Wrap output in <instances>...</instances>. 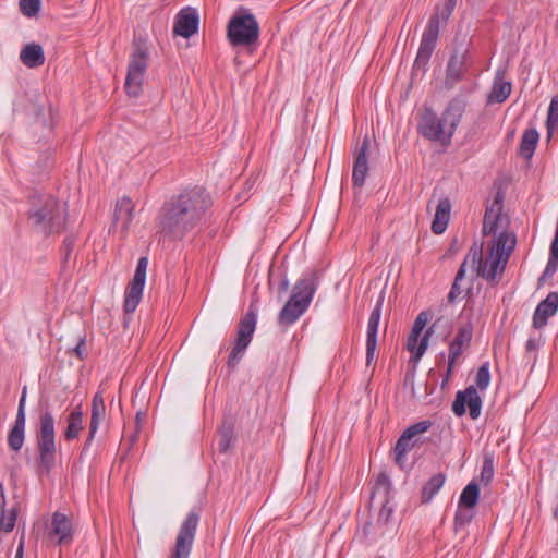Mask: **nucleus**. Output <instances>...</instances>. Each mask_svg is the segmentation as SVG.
I'll list each match as a JSON object with an SVG mask.
<instances>
[{"label": "nucleus", "instance_id": "obj_1", "mask_svg": "<svg viewBox=\"0 0 558 558\" xmlns=\"http://www.w3.org/2000/svg\"><path fill=\"white\" fill-rule=\"evenodd\" d=\"M209 206L210 197L203 187L183 191L161 207L158 232L172 240L182 239L197 227Z\"/></svg>", "mask_w": 558, "mask_h": 558}, {"label": "nucleus", "instance_id": "obj_2", "mask_svg": "<svg viewBox=\"0 0 558 558\" xmlns=\"http://www.w3.org/2000/svg\"><path fill=\"white\" fill-rule=\"evenodd\" d=\"M514 234L501 231L488 246V256L483 259V243L474 242L464 262L470 264L478 277L493 281L501 274L515 247Z\"/></svg>", "mask_w": 558, "mask_h": 558}, {"label": "nucleus", "instance_id": "obj_3", "mask_svg": "<svg viewBox=\"0 0 558 558\" xmlns=\"http://www.w3.org/2000/svg\"><path fill=\"white\" fill-rule=\"evenodd\" d=\"M465 108V100L456 97L450 100L441 117L432 109H425L418 123L420 133L425 138L449 145Z\"/></svg>", "mask_w": 558, "mask_h": 558}, {"label": "nucleus", "instance_id": "obj_4", "mask_svg": "<svg viewBox=\"0 0 558 558\" xmlns=\"http://www.w3.org/2000/svg\"><path fill=\"white\" fill-rule=\"evenodd\" d=\"M32 228L43 235L59 233L64 229L66 208L51 195L33 197L28 211Z\"/></svg>", "mask_w": 558, "mask_h": 558}, {"label": "nucleus", "instance_id": "obj_5", "mask_svg": "<svg viewBox=\"0 0 558 558\" xmlns=\"http://www.w3.org/2000/svg\"><path fill=\"white\" fill-rule=\"evenodd\" d=\"M317 288L314 274L299 279L293 287L290 299L286 302L278 315L281 325L294 324L308 308Z\"/></svg>", "mask_w": 558, "mask_h": 558}, {"label": "nucleus", "instance_id": "obj_6", "mask_svg": "<svg viewBox=\"0 0 558 558\" xmlns=\"http://www.w3.org/2000/svg\"><path fill=\"white\" fill-rule=\"evenodd\" d=\"M259 33V24L255 15L243 7L234 12L227 25V39L232 47H255Z\"/></svg>", "mask_w": 558, "mask_h": 558}, {"label": "nucleus", "instance_id": "obj_7", "mask_svg": "<svg viewBox=\"0 0 558 558\" xmlns=\"http://www.w3.org/2000/svg\"><path fill=\"white\" fill-rule=\"evenodd\" d=\"M457 4L446 1L441 8H437L428 21L423 33L414 68L424 69L428 63L430 56L435 49L439 29L441 25H446Z\"/></svg>", "mask_w": 558, "mask_h": 558}, {"label": "nucleus", "instance_id": "obj_8", "mask_svg": "<svg viewBox=\"0 0 558 558\" xmlns=\"http://www.w3.org/2000/svg\"><path fill=\"white\" fill-rule=\"evenodd\" d=\"M148 47L143 38H135L128 65L125 90L129 96L137 97L143 89L144 76L148 65Z\"/></svg>", "mask_w": 558, "mask_h": 558}, {"label": "nucleus", "instance_id": "obj_9", "mask_svg": "<svg viewBox=\"0 0 558 558\" xmlns=\"http://www.w3.org/2000/svg\"><path fill=\"white\" fill-rule=\"evenodd\" d=\"M37 448L40 465L50 470L56 456L54 418L49 411L41 413L37 433Z\"/></svg>", "mask_w": 558, "mask_h": 558}, {"label": "nucleus", "instance_id": "obj_10", "mask_svg": "<svg viewBox=\"0 0 558 558\" xmlns=\"http://www.w3.org/2000/svg\"><path fill=\"white\" fill-rule=\"evenodd\" d=\"M257 314L251 305L247 313L241 318L238 327V337L229 355L228 365L234 367L250 345L256 328Z\"/></svg>", "mask_w": 558, "mask_h": 558}, {"label": "nucleus", "instance_id": "obj_11", "mask_svg": "<svg viewBox=\"0 0 558 558\" xmlns=\"http://www.w3.org/2000/svg\"><path fill=\"white\" fill-rule=\"evenodd\" d=\"M198 523L199 513L194 510L190 511L179 529L174 548L169 558L190 557Z\"/></svg>", "mask_w": 558, "mask_h": 558}, {"label": "nucleus", "instance_id": "obj_12", "mask_svg": "<svg viewBox=\"0 0 558 558\" xmlns=\"http://www.w3.org/2000/svg\"><path fill=\"white\" fill-rule=\"evenodd\" d=\"M148 258L143 256L138 259L133 279L129 283L124 294V311L133 313L141 302L146 281Z\"/></svg>", "mask_w": 558, "mask_h": 558}, {"label": "nucleus", "instance_id": "obj_13", "mask_svg": "<svg viewBox=\"0 0 558 558\" xmlns=\"http://www.w3.org/2000/svg\"><path fill=\"white\" fill-rule=\"evenodd\" d=\"M432 426L430 421H421L410 425L396 442L393 452L395 461L399 466H403L407 453L415 446V437L426 433Z\"/></svg>", "mask_w": 558, "mask_h": 558}, {"label": "nucleus", "instance_id": "obj_14", "mask_svg": "<svg viewBox=\"0 0 558 558\" xmlns=\"http://www.w3.org/2000/svg\"><path fill=\"white\" fill-rule=\"evenodd\" d=\"M472 338H473L472 323L468 322V323L461 325L459 327L454 338L449 343L448 368H447L445 381H447L449 379L457 360L460 357V355L463 353V351L470 347Z\"/></svg>", "mask_w": 558, "mask_h": 558}, {"label": "nucleus", "instance_id": "obj_15", "mask_svg": "<svg viewBox=\"0 0 558 558\" xmlns=\"http://www.w3.org/2000/svg\"><path fill=\"white\" fill-rule=\"evenodd\" d=\"M465 405L469 408V414L473 420L481 415L482 398L474 386L468 387L464 391H458L452 404V411L461 416L465 413Z\"/></svg>", "mask_w": 558, "mask_h": 558}, {"label": "nucleus", "instance_id": "obj_16", "mask_svg": "<svg viewBox=\"0 0 558 558\" xmlns=\"http://www.w3.org/2000/svg\"><path fill=\"white\" fill-rule=\"evenodd\" d=\"M199 17L195 9L186 8L179 12L173 32L175 35L189 38L198 31Z\"/></svg>", "mask_w": 558, "mask_h": 558}, {"label": "nucleus", "instance_id": "obj_17", "mask_svg": "<svg viewBox=\"0 0 558 558\" xmlns=\"http://www.w3.org/2000/svg\"><path fill=\"white\" fill-rule=\"evenodd\" d=\"M381 316V301H378L376 306L371 313L367 323L366 332V364L371 365L375 359V351L377 347V332L379 320Z\"/></svg>", "mask_w": 558, "mask_h": 558}, {"label": "nucleus", "instance_id": "obj_18", "mask_svg": "<svg viewBox=\"0 0 558 558\" xmlns=\"http://www.w3.org/2000/svg\"><path fill=\"white\" fill-rule=\"evenodd\" d=\"M558 311V293L550 292L537 306L533 315V326L542 329L547 325L548 318Z\"/></svg>", "mask_w": 558, "mask_h": 558}, {"label": "nucleus", "instance_id": "obj_19", "mask_svg": "<svg viewBox=\"0 0 558 558\" xmlns=\"http://www.w3.org/2000/svg\"><path fill=\"white\" fill-rule=\"evenodd\" d=\"M367 148L368 138L366 137L362 145L354 151V165L352 172V181L354 186L362 187L364 185L368 172V162L366 157Z\"/></svg>", "mask_w": 558, "mask_h": 558}, {"label": "nucleus", "instance_id": "obj_20", "mask_svg": "<svg viewBox=\"0 0 558 558\" xmlns=\"http://www.w3.org/2000/svg\"><path fill=\"white\" fill-rule=\"evenodd\" d=\"M466 57L468 51L462 53L456 52L451 56L448 65L445 84L448 88H452L458 82L463 78L466 71Z\"/></svg>", "mask_w": 558, "mask_h": 558}, {"label": "nucleus", "instance_id": "obj_21", "mask_svg": "<svg viewBox=\"0 0 558 558\" xmlns=\"http://www.w3.org/2000/svg\"><path fill=\"white\" fill-rule=\"evenodd\" d=\"M105 414H106V405H105V400H104L102 393L96 392L95 396L93 397V401H92L89 433H88V438L86 440V444L84 446V450H86L90 446V444L98 430V427L105 417Z\"/></svg>", "mask_w": 558, "mask_h": 558}, {"label": "nucleus", "instance_id": "obj_22", "mask_svg": "<svg viewBox=\"0 0 558 558\" xmlns=\"http://www.w3.org/2000/svg\"><path fill=\"white\" fill-rule=\"evenodd\" d=\"M134 219V204L131 198L123 197L117 202L114 209V221L116 227L120 226L121 232L125 234Z\"/></svg>", "mask_w": 558, "mask_h": 558}, {"label": "nucleus", "instance_id": "obj_23", "mask_svg": "<svg viewBox=\"0 0 558 558\" xmlns=\"http://www.w3.org/2000/svg\"><path fill=\"white\" fill-rule=\"evenodd\" d=\"M50 536L57 537V543L59 545L71 542L72 524L65 514L56 512L52 515Z\"/></svg>", "mask_w": 558, "mask_h": 558}, {"label": "nucleus", "instance_id": "obj_24", "mask_svg": "<svg viewBox=\"0 0 558 558\" xmlns=\"http://www.w3.org/2000/svg\"><path fill=\"white\" fill-rule=\"evenodd\" d=\"M451 203L448 198H441L437 206L432 222V230L435 234H441L446 231L450 219Z\"/></svg>", "mask_w": 558, "mask_h": 558}, {"label": "nucleus", "instance_id": "obj_25", "mask_svg": "<svg viewBox=\"0 0 558 558\" xmlns=\"http://www.w3.org/2000/svg\"><path fill=\"white\" fill-rule=\"evenodd\" d=\"M20 59L24 65L35 69L45 63V53L40 45L27 44L20 52Z\"/></svg>", "mask_w": 558, "mask_h": 558}, {"label": "nucleus", "instance_id": "obj_26", "mask_svg": "<svg viewBox=\"0 0 558 558\" xmlns=\"http://www.w3.org/2000/svg\"><path fill=\"white\" fill-rule=\"evenodd\" d=\"M436 326V323L429 327L426 332L420 338L418 336H414L412 333L409 335L407 341V349L413 354V359L417 362L421 360L425 351L428 347V340L430 335L433 333V328Z\"/></svg>", "mask_w": 558, "mask_h": 558}, {"label": "nucleus", "instance_id": "obj_27", "mask_svg": "<svg viewBox=\"0 0 558 558\" xmlns=\"http://www.w3.org/2000/svg\"><path fill=\"white\" fill-rule=\"evenodd\" d=\"M500 210L501 205L499 203H494L490 207H488L484 215L483 220V234L484 235H497L499 231V222H500Z\"/></svg>", "mask_w": 558, "mask_h": 558}, {"label": "nucleus", "instance_id": "obj_28", "mask_svg": "<svg viewBox=\"0 0 558 558\" xmlns=\"http://www.w3.org/2000/svg\"><path fill=\"white\" fill-rule=\"evenodd\" d=\"M539 135L535 129L524 131L520 143V155L523 158L530 159L536 148Z\"/></svg>", "mask_w": 558, "mask_h": 558}, {"label": "nucleus", "instance_id": "obj_29", "mask_svg": "<svg viewBox=\"0 0 558 558\" xmlns=\"http://www.w3.org/2000/svg\"><path fill=\"white\" fill-rule=\"evenodd\" d=\"M83 429V413L80 409L73 410L68 416V426L64 430V437L68 440L75 439Z\"/></svg>", "mask_w": 558, "mask_h": 558}, {"label": "nucleus", "instance_id": "obj_30", "mask_svg": "<svg viewBox=\"0 0 558 558\" xmlns=\"http://www.w3.org/2000/svg\"><path fill=\"white\" fill-rule=\"evenodd\" d=\"M446 476L442 473L433 475L422 489V501L429 502L444 486Z\"/></svg>", "mask_w": 558, "mask_h": 558}, {"label": "nucleus", "instance_id": "obj_31", "mask_svg": "<svg viewBox=\"0 0 558 558\" xmlns=\"http://www.w3.org/2000/svg\"><path fill=\"white\" fill-rule=\"evenodd\" d=\"M25 422L16 421L8 436V445L11 450L19 451L24 444Z\"/></svg>", "mask_w": 558, "mask_h": 558}, {"label": "nucleus", "instance_id": "obj_32", "mask_svg": "<svg viewBox=\"0 0 558 558\" xmlns=\"http://www.w3.org/2000/svg\"><path fill=\"white\" fill-rule=\"evenodd\" d=\"M478 485L475 482H471L463 488L458 504L466 508H474L478 501Z\"/></svg>", "mask_w": 558, "mask_h": 558}, {"label": "nucleus", "instance_id": "obj_33", "mask_svg": "<svg viewBox=\"0 0 558 558\" xmlns=\"http://www.w3.org/2000/svg\"><path fill=\"white\" fill-rule=\"evenodd\" d=\"M234 438L233 425L225 422L219 432L218 448L220 452H227Z\"/></svg>", "mask_w": 558, "mask_h": 558}, {"label": "nucleus", "instance_id": "obj_34", "mask_svg": "<svg viewBox=\"0 0 558 558\" xmlns=\"http://www.w3.org/2000/svg\"><path fill=\"white\" fill-rule=\"evenodd\" d=\"M511 93V84L505 81H495L490 94L492 100L496 102H504Z\"/></svg>", "mask_w": 558, "mask_h": 558}, {"label": "nucleus", "instance_id": "obj_35", "mask_svg": "<svg viewBox=\"0 0 558 558\" xmlns=\"http://www.w3.org/2000/svg\"><path fill=\"white\" fill-rule=\"evenodd\" d=\"M474 517L473 508H466L458 504V509L454 515V531L458 532L464 525L469 524Z\"/></svg>", "mask_w": 558, "mask_h": 558}, {"label": "nucleus", "instance_id": "obj_36", "mask_svg": "<svg viewBox=\"0 0 558 558\" xmlns=\"http://www.w3.org/2000/svg\"><path fill=\"white\" fill-rule=\"evenodd\" d=\"M558 269V246L550 245V254L546 267L541 277L542 280L551 278Z\"/></svg>", "mask_w": 558, "mask_h": 558}, {"label": "nucleus", "instance_id": "obj_37", "mask_svg": "<svg viewBox=\"0 0 558 558\" xmlns=\"http://www.w3.org/2000/svg\"><path fill=\"white\" fill-rule=\"evenodd\" d=\"M558 126V95L551 98L547 116V132L550 136Z\"/></svg>", "mask_w": 558, "mask_h": 558}, {"label": "nucleus", "instance_id": "obj_38", "mask_svg": "<svg viewBox=\"0 0 558 558\" xmlns=\"http://www.w3.org/2000/svg\"><path fill=\"white\" fill-rule=\"evenodd\" d=\"M466 262H463L456 275L454 281L448 294L449 302H453L462 292L460 288V281L465 277Z\"/></svg>", "mask_w": 558, "mask_h": 558}, {"label": "nucleus", "instance_id": "obj_39", "mask_svg": "<svg viewBox=\"0 0 558 558\" xmlns=\"http://www.w3.org/2000/svg\"><path fill=\"white\" fill-rule=\"evenodd\" d=\"M16 510L11 509L7 514L4 508L0 510V530L11 532L15 526Z\"/></svg>", "mask_w": 558, "mask_h": 558}, {"label": "nucleus", "instance_id": "obj_40", "mask_svg": "<svg viewBox=\"0 0 558 558\" xmlns=\"http://www.w3.org/2000/svg\"><path fill=\"white\" fill-rule=\"evenodd\" d=\"M489 381H490L489 366L486 363V364H483L482 366H480V368L477 369V373L475 376V385H476L475 388L484 390L488 387Z\"/></svg>", "mask_w": 558, "mask_h": 558}, {"label": "nucleus", "instance_id": "obj_41", "mask_svg": "<svg viewBox=\"0 0 558 558\" xmlns=\"http://www.w3.org/2000/svg\"><path fill=\"white\" fill-rule=\"evenodd\" d=\"M40 0H20L21 12L28 17L35 16L40 10Z\"/></svg>", "mask_w": 558, "mask_h": 558}, {"label": "nucleus", "instance_id": "obj_42", "mask_svg": "<svg viewBox=\"0 0 558 558\" xmlns=\"http://www.w3.org/2000/svg\"><path fill=\"white\" fill-rule=\"evenodd\" d=\"M494 477V458L490 454L485 456L481 471V480L486 484Z\"/></svg>", "mask_w": 558, "mask_h": 558}, {"label": "nucleus", "instance_id": "obj_43", "mask_svg": "<svg viewBox=\"0 0 558 558\" xmlns=\"http://www.w3.org/2000/svg\"><path fill=\"white\" fill-rule=\"evenodd\" d=\"M428 319V314L426 312H421L415 318L410 333L421 337V333L427 325Z\"/></svg>", "mask_w": 558, "mask_h": 558}, {"label": "nucleus", "instance_id": "obj_44", "mask_svg": "<svg viewBox=\"0 0 558 558\" xmlns=\"http://www.w3.org/2000/svg\"><path fill=\"white\" fill-rule=\"evenodd\" d=\"M25 399H26V387H24L20 402H19V409L16 414V421H23L26 422L25 416Z\"/></svg>", "mask_w": 558, "mask_h": 558}, {"label": "nucleus", "instance_id": "obj_45", "mask_svg": "<svg viewBox=\"0 0 558 558\" xmlns=\"http://www.w3.org/2000/svg\"><path fill=\"white\" fill-rule=\"evenodd\" d=\"M391 512H392L391 508H388L386 505L383 506V508L379 512L378 520L386 523L389 520Z\"/></svg>", "mask_w": 558, "mask_h": 558}, {"label": "nucleus", "instance_id": "obj_46", "mask_svg": "<svg viewBox=\"0 0 558 558\" xmlns=\"http://www.w3.org/2000/svg\"><path fill=\"white\" fill-rule=\"evenodd\" d=\"M84 345H85V340L81 339L80 342L77 343V345L74 349L76 355L78 357H81V359H83V348H84Z\"/></svg>", "mask_w": 558, "mask_h": 558}, {"label": "nucleus", "instance_id": "obj_47", "mask_svg": "<svg viewBox=\"0 0 558 558\" xmlns=\"http://www.w3.org/2000/svg\"><path fill=\"white\" fill-rule=\"evenodd\" d=\"M4 506H5L4 487H3V484L0 483V510L3 509Z\"/></svg>", "mask_w": 558, "mask_h": 558}, {"label": "nucleus", "instance_id": "obj_48", "mask_svg": "<svg viewBox=\"0 0 558 558\" xmlns=\"http://www.w3.org/2000/svg\"><path fill=\"white\" fill-rule=\"evenodd\" d=\"M280 291L281 292H286L288 291L289 289V280L288 279H283L281 282H280V287H279Z\"/></svg>", "mask_w": 558, "mask_h": 558}, {"label": "nucleus", "instance_id": "obj_49", "mask_svg": "<svg viewBox=\"0 0 558 558\" xmlns=\"http://www.w3.org/2000/svg\"><path fill=\"white\" fill-rule=\"evenodd\" d=\"M526 350L527 351H533L535 349V340L534 339H529L526 341Z\"/></svg>", "mask_w": 558, "mask_h": 558}, {"label": "nucleus", "instance_id": "obj_50", "mask_svg": "<svg viewBox=\"0 0 558 558\" xmlns=\"http://www.w3.org/2000/svg\"><path fill=\"white\" fill-rule=\"evenodd\" d=\"M14 558H23V544H20Z\"/></svg>", "mask_w": 558, "mask_h": 558}, {"label": "nucleus", "instance_id": "obj_51", "mask_svg": "<svg viewBox=\"0 0 558 558\" xmlns=\"http://www.w3.org/2000/svg\"><path fill=\"white\" fill-rule=\"evenodd\" d=\"M388 482V477L385 474H380L378 477V484H386Z\"/></svg>", "mask_w": 558, "mask_h": 558}, {"label": "nucleus", "instance_id": "obj_52", "mask_svg": "<svg viewBox=\"0 0 558 558\" xmlns=\"http://www.w3.org/2000/svg\"><path fill=\"white\" fill-rule=\"evenodd\" d=\"M71 245H72V241H71V240H69V239H66V240L64 241V247H65V250H66V252H68V253H69V251H70Z\"/></svg>", "mask_w": 558, "mask_h": 558}, {"label": "nucleus", "instance_id": "obj_53", "mask_svg": "<svg viewBox=\"0 0 558 558\" xmlns=\"http://www.w3.org/2000/svg\"><path fill=\"white\" fill-rule=\"evenodd\" d=\"M555 553L557 554L556 558H558V542H557V547L555 548Z\"/></svg>", "mask_w": 558, "mask_h": 558}]
</instances>
